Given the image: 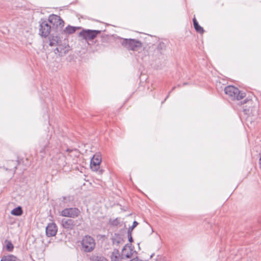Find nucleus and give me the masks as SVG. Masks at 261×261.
Masks as SVG:
<instances>
[{
    "instance_id": "obj_2",
    "label": "nucleus",
    "mask_w": 261,
    "mask_h": 261,
    "mask_svg": "<svg viewBox=\"0 0 261 261\" xmlns=\"http://www.w3.org/2000/svg\"><path fill=\"white\" fill-rule=\"evenodd\" d=\"M224 92L232 100H240L245 97L246 94L233 86H228L224 89Z\"/></svg>"
},
{
    "instance_id": "obj_24",
    "label": "nucleus",
    "mask_w": 261,
    "mask_h": 261,
    "mask_svg": "<svg viewBox=\"0 0 261 261\" xmlns=\"http://www.w3.org/2000/svg\"><path fill=\"white\" fill-rule=\"evenodd\" d=\"M118 221L117 219H115V220H113V221L111 222V224L113 225H117L118 224Z\"/></svg>"
},
{
    "instance_id": "obj_26",
    "label": "nucleus",
    "mask_w": 261,
    "mask_h": 261,
    "mask_svg": "<svg viewBox=\"0 0 261 261\" xmlns=\"http://www.w3.org/2000/svg\"><path fill=\"white\" fill-rule=\"evenodd\" d=\"M54 51H55V53H60V50H59V48L58 47H57L54 50Z\"/></svg>"
},
{
    "instance_id": "obj_19",
    "label": "nucleus",
    "mask_w": 261,
    "mask_h": 261,
    "mask_svg": "<svg viewBox=\"0 0 261 261\" xmlns=\"http://www.w3.org/2000/svg\"><path fill=\"white\" fill-rule=\"evenodd\" d=\"M6 249L8 251H12L14 246L12 243L9 241H6Z\"/></svg>"
},
{
    "instance_id": "obj_10",
    "label": "nucleus",
    "mask_w": 261,
    "mask_h": 261,
    "mask_svg": "<svg viewBox=\"0 0 261 261\" xmlns=\"http://www.w3.org/2000/svg\"><path fill=\"white\" fill-rule=\"evenodd\" d=\"M57 231V226L55 223H49L46 227V234L48 237L56 236Z\"/></svg>"
},
{
    "instance_id": "obj_5",
    "label": "nucleus",
    "mask_w": 261,
    "mask_h": 261,
    "mask_svg": "<svg viewBox=\"0 0 261 261\" xmlns=\"http://www.w3.org/2000/svg\"><path fill=\"white\" fill-rule=\"evenodd\" d=\"M81 214L80 210L77 207H69L63 210L60 213L62 217L75 218L78 217Z\"/></svg>"
},
{
    "instance_id": "obj_1",
    "label": "nucleus",
    "mask_w": 261,
    "mask_h": 261,
    "mask_svg": "<svg viewBox=\"0 0 261 261\" xmlns=\"http://www.w3.org/2000/svg\"><path fill=\"white\" fill-rule=\"evenodd\" d=\"M120 43L127 50L133 51H138L142 47V43L140 41L134 39L122 38Z\"/></svg>"
},
{
    "instance_id": "obj_3",
    "label": "nucleus",
    "mask_w": 261,
    "mask_h": 261,
    "mask_svg": "<svg viewBox=\"0 0 261 261\" xmlns=\"http://www.w3.org/2000/svg\"><path fill=\"white\" fill-rule=\"evenodd\" d=\"M81 244L83 250L86 252H91L95 246L94 239L89 236H86L83 238Z\"/></svg>"
},
{
    "instance_id": "obj_23",
    "label": "nucleus",
    "mask_w": 261,
    "mask_h": 261,
    "mask_svg": "<svg viewBox=\"0 0 261 261\" xmlns=\"http://www.w3.org/2000/svg\"><path fill=\"white\" fill-rule=\"evenodd\" d=\"M158 48L161 49H164L165 48V44L163 42L160 43L158 46Z\"/></svg>"
},
{
    "instance_id": "obj_16",
    "label": "nucleus",
    "mask_w": 261,
    "mask_h": 261,
    "mask_svg": "<svg viewBox=\"0 0 261 261\" xmlns=\"http://www.w3.org/2000/svg\"><path fill=\"white\" fill-rule=\"evenodd\" d=\"M76 31V28L70 25H68L64 29V32L66 34H70L74 33Z\"/></svg>"
},
{
    "instance_id": "obj_12",
    "label": "nucleus",
    "mask_w": 261,
    "mask_h": 261,
    "mask_svg": "<svg viewBox=\"0 0 261 261\" xmlns=\"http://www.w3.org/2000/svg\"><path fill=\"white\" fill-rule=\"evenodd\" d=\"M122 258V256H120L118 250H114L111 255V261H121Z\"/></svg>"
},
{
    "instance_id": "obj_11",
    "label": "nucleus",
    "mask_w": 261,
    "mask_h": 261,
    "mask_svg": "<svg viewBox=\"0 0 261 261\" xmlns=\"http://www.w3.org/2000/svg\"><path fill=\"white\" fill-rule=\"evenodd\" d=\"M57 164L60 168H63L66 165V157L63 154L59 153L57 154Z\"/></svg>"
},
{
    "instance_id": "obj_14",
    "label": "nucleus",
    "mask_w": 261,
    "mask_h": 261,
    "mask_svg": "<svg viewBox=\"0 0 261 261\" xmlns=\"http://www.w3.org/2000/svg\"><path fill=\"white\" fill-rule=\"evenodd\" d=\"M49 45L51 46H53L58 45L60 40V38L58 36H51L49 37Z\"/></svg>"
},
{
    "instance_id": "obj_8",
    "label": "nucleus",
    "mask_w": 261,
    "mask_h": 261,
    "mask_svg": "<svg viewBox=\"0 0 261 261\" xmlns=\"http://www.w3.org/2000/svg\"><path fill=\"white\" fill-rule=\"evenodd\" d=\"M101 162V158L100 155L99 154H95L93 155L91 160L90 167L93 171H98L99 174L102 173V170H99V165Z\"/></svg>"
},
{
    "instance_id": "obj_21",
    "label": "nucleus",
    "mask_w": 261,
    "mask_h": 261,
    "mask_svg": "<svg viewBox=\"0 0 261 261\" xmlns=\"http://www.w3.org/2000/svg\"><path fill=\"white\" fill-rule=\"evenodd\" d=\"M127 236H128L129 242L130 243L132 242L133 240V238L132 237V232L130 231V230H128Z\"/></svg>"
},
{
    "instance_id": "obj_7",
    "label": "nucleus",
    "mask_w": 261,
    "mask_h": 261,
    "mask_svg": "<svg viewBox=\"0 0 261 261\" xmlns=\"http://www.w3.org/2000/svg\"><path fill=\"white\" fill-rule=\"evenodd\" d=\"M39 35L42 37H47L51 31V25L46 20L41 19L39 21Z\"/></svg>"
},
{
    "instance_id": "obj_31",
    "label": "nucleus",
    "mask_w": 261,
    "mask_h": 261,
    "mask_svg": "<svg viewBox=\"0 0 261 261\" xmlns=\"http://www.w3.org/2000/svg\"><path fill=\"white\" fill-rule=\"evenodd\" d=\"M175 87H174L172 88V90H174V89H175Z\"/></svg>"
},
{
    "instance_id": "obj_15",
    "label": "nucleus",
    "mask_w": 261,
    "mask_h": 261,
    "mask_svg": "<svg viewBox=\"0 0 261 261\" xmlns=\"http://www.w3.org/2000/svg\"><path fill=\"white\" fill-rule=\"evenodd\" d=\"M22 210L21 206H18L11 211V214L12 215L19 216L22 214Z\"/></svg>"
},
{
    "instance_id": "obj_30",
    "label": "nucleus",
    "mask_w": 261,
    "mask_h": 261,
    "mask_svg": "<svg viewBox=\"0 0 261 261\" xmlns=\"http://www.w3.org/2000/svg\"><path fill=\"white\" fill-rule=\"evenodd\" d=\"M130 261H136V260H135V259L134 258V259H133L130 260Z\"/></svg>"
},
{
    "instance_id": "obj_27",
    "label": "nucleus",
    "mask_w": 261,
    "mask_h": 261,
    "mask_svg": "<svg viewBox=\"0 0 261 261\" xmlns=\"http://www.w3.org/2000/svg\"><path fill=\"white\" fill-rule=\"evenodd\" d=\"M259 168L261 169V154H260V158L259 161Z\"/></svg>"
},
{
    "instance_id": "obj_13",
    "label": "nucleus",
    "mask_w": 261,
    "mask_h": 261,
    "mask_svg": "<svg viewBox=\"0 0 261 261\" xmlns=\"http://www.w3.org/2000/svg\"><path fill=\"white\" fill-rule=\"evenodd\" d=\"M194 27L196 30V31L200 34H203L204 32V30L202 27H201L199 24L198 21H197L195 17H194L193 19Z\"/></svg>"
},
{
    "instance_id": "obj_20",
    "label": "nucleus",
    "mask_w": 261,
    "mask_h": 261,
    "mask_svg": "<svg viewBox=\"0 0 261 261\" xmlns=\"http://www.w3.org/2000/svg\"><path fill=\"white\" fill-rule=\"evenodd\" d=\"M138 224V223L137 221H134L133 225L131 227H129L128 230H130V231L132 232V231L137 226Z\"/></svg>"
},
{
    "instance_id": "obj_28",
    "label": "nucleus",
    "mask_w": 261,
    "mask_h": 261,
    "mask_svg": "<svg viewBox=\"0 0 261 261\" xmlns=\"http://www.w3.org/2000/svg\"><path fill=\"white\" fill-rule=\"evenodd\" d=\"M47 145H45L44 146V147L43 148H42L41 150H40V152H43L44 151V149H45V148L46 147Z\"/></svg>"
},
{
    "instance_id": "obj_22",
    "label": "nucleus",
    "mask_w": 261,
    "mask_h": 261,
    "mask_svg": "<svg viewBox=\"0 0 261 261\" xmlns=\"http://www.w3.org/2000/svg\"><path fill=\"white\" fill-rule=\"evenodd\" d=\"M95 261H108L107 259L103 257H97Z\"/></svg>"
},
{
    "instance_id": "obj_32",
    "label": "nucleus",
    "mask_w": 261,
    "mask_h": 261,
    "mask_svg": "<svg viewBox=\"0 0 261 261\" xmlns=\"http://www.w3.org/2000/svg\"><path fill=\"white\" fill-rule=\"evenodd\" d=\"M186 84H187V83H184V85H186Z\"/></svg>"
},
{
    "instance_id": "obj_17",
    "label": "nucleus",
    "mask_w": 261,
    "mask_h": 261,
    "mask_svg": "<svg viewBox=\"0 0 261 261\" xmlns=\"http://www.w3.org/2000/svg\"><path fill=\"white\" fill-rule=\"evenodd\" d=\"M16 257L13 255L5 256L2 257L1 261H16Z\"/></svg>"
},
{
    "instance_id": "obj_6",
    "label": "nucleus",
    "mask_w": 261,
    "mask_h": 261,
    "mask_svg": "<svg viewBox=\"0 0 261 261\" xmlns=\"http://www.w3.org/2000/svg\"><path fill=\"white\" fill-rule=\"evenodd\" d=\"M101 31L94 30H83L79 33V36L82 37L86 41L92 40L100 34Z\"/></svg>"
},
{
    "instance_id": "obj_9",
    "label": "nucleus",
    "mask_w": 261,
    "mask_h": 261,
    "mask_svg": "<svg viewBox=\"0 0 261 261\" xmlns=\"http://www.w3.org/2000/svg\"><path fill=\"white\" fill-rule=\"evenodd\" d=\"M78 220H74L72 219H62L61 220V226L67 230H71L74 229L76 226H79L80 224H76Z\"/></svg>"
},
{
    "instance_id": "obj_18",
    "label": "nucleus",
    "mask_w": 261,
    "mask_h": 261,
    "mask_svg": "<svg viewBox=\"0 0 261 261\" xmlns=\"http://www.w3.org/2000/svg\"><path fill=\"white\" fill-rule=\"evenodd\" d=\"M128 250L129 251V253L126 252L127 249L126 248H123V249L122 250V254H121L122 258H123L124 256L126 257V258H130L131 257V255H132L131 250H130V249H128Z\"/></svg>"
},
{
    "instance_id": "obj_25",
    "label": "nucleus",
    "mask_w": 261,
    "mask_h": 261,
    "mask_svg": "<svg viewBox=\"0 0 261 261\" xmlns=\"http://www.w3.org/2000/svg\"><path fill=\"white\" fill-rule=\"evenodd\" d=\"M251 101L250 100L248 99L247 98V99H245L244 100L243 102H241V105H242V104H244V103H247V102H249V101Z\"/></svg>"
},
{
    "instance_id": "obj_29",
    "label": "nucleus",
    "mask_w": 261,
    "mask_h": 261,
    "mask_svg": "<svg viewBox=\"0 0 261 261\" xmlns=\"http://www.w3.org/2000/svg\"><path fill=\"white\" fill-rule=\"evenodd\" d=\"M66 197H63V201L64 202H66Z\"/></svg>"
},
{
    "instance_id": "obj_4",
    "label": "nucleus",
    "mask_w": 261,
    "mask_h": 261,
    "mask_svg": "<svg viewBox=\"0 0 261 261\" xmlns=\"http://www.w3.org/2000/svg\"><path fill=\"white\" fill-rule=\"evenodd\" d=\"M48 22L53 25V28H56L57 30H61L64 25V21L61 18L55 14L50 15L48 18Z\"/></svg>"
}]
</instances>
